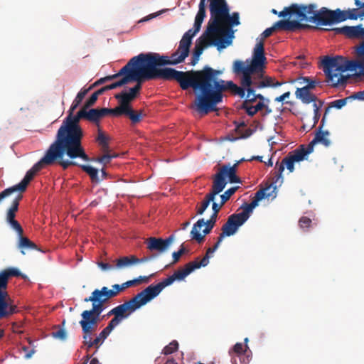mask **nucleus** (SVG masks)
I'll return each instance as SVG.
<instances>
[{"label": "nucleus", "mask_w": 364, "mask_h": 364, "mask_svg": "<svg viewBox=\"0 0 364 364\" xmlns=\"http://www.w3.org/2000/svg\"><path fill=\"white\" fill-rule=\"evenodd\" d=\"M25 277L16 268H7L0 272V318H6L17 312V306L7 291L11 277Z\"/></svg>", "instance_id": "9"}, {"label": "nucleus", "mask_w": 364, "mask_h": 364, "mask_svg": "<svg viewBox=\"0 0 364 364\" xmlns=\"http://www.w3.org/2000/svg\"><path fill=\"white\" fill-rule=\"evenodd\" d=\"M246 348L244 349L243 345L241 343H237L232 348L231 350L229 351L230 355L235 353L239 358V360L241 361V359H243L244 364H247L250 361L249 355L245 356Z\"/></svg>", "instance_id": "34"}, {"label": "nucleus", "mask_w": 364, "mask_h": 364, "mask_svg": "<svg viewBox=\"0 0 364 364\" xmlns=\"http://www.w3.org/2000/svg\"><path fill=\"white\" fill-rule=\"evenodd\" d=\"M332 21L333 23H340L347 19L346 11H343L339 9L332 11Z\"/></svg>", "instance_id": "46"}, {"label": "nucleus", "mask_w": 364, "mask_h": 364, "mask_svg": "<svg viewBox=\"0 0 364 364\" xmlns=\"http://www.w3.org/2000/svg\"><path fill=\"white\" fill-rule=\"evenodd\" d=\"M203 20L196 18L195 22H194V26H193V33H197L200 29L201 24L203 23Z\"/></svg>", "instance_id": "64"}, {"label": "nucleus", "mask_w": 364, "mask_h": 364, "mask_svg": "<svg viewBox=\"0 0 364 364\" xmlns=\"http://www.w3.org/2000/svg\"><path fill=\"white\" fill-rule=\"evenodd\" d=\"M53 337L64 341L67 338V333L63 328H58L56 331L52 332Z\"/></svg>", "instance_id": "53"}, {"label": "nucleus", "mask_w": 364, "mask_h": 364, "mask_svg": "<svg viewBox=\"0 0 364 364\" xmlns=\"http://www.w3.org/2000/svg\"><path fill=\"white\" fill-rule=\"evenodd\" d=\"M114 115H125L129 118L132 124H136L141 121V119L146 116V114L143 110L135 111L132 107H129L122 111L115 112L114 113Z\"/></svg>", "instance_id": "28"}, {"label": "nucleus", "mask_w": 364, "mask_h": 364, "mask_svg": "<svg viewBox=\"0 0 364 364\" xmlns=\"http://www.w3.org/2000/svg\"><path fill=\"white\" fill-rule=\"evenodd\" d=\"M241 107L246 111L249 116L251 117L254 116L257 112V111L255 110V107L251 105V104H245L242 102Z\"/></svg>", "instance_id": "55"}, {"label": "nucleus", "mask_w": 364, "mask_h": 364, "mask_svg": "<svg viewBox=\"0 0 364 364\" xmlns=\"http://www.w3.org/2000/svg\"><path fill=\"white\" fill-rule=\"evenodd\" d=\"M221 242H222V240H219V238L218 237V241L216 242V243L214 245V246L213 247H209L207 250L206 254L203 257V258L201 260H199V257H198L193 262L200 264V263L202 264V262H203L204 259H206V261L205 262V264L201 265V267L207 266L209 263V259L210 257V255L213 254L219 247Z\"/></svg>", "instance_id": "40"}, {"label": "nucleus", "mask_w": 364, "mask_h": 364, "mask_svg": "<svg viewBox=\"0 0 364 364\" xmlns=\"http://www.w3.org/2000/svg\"><path fill=\"white\" fill-rule=\"evenodd\" d=\"M295 95L305 104H309L312 102H315L316 99V96L311 93L310 89L305 87L297 88L295 92Z\"/></svg>", "instance_id": "30"}, {"label": "nucleus", "mask_w": 364, "mask_h": 364, "mask_svg": "<svg viewBox=\"0 0 364 364\" xmlns=\"http://www.w3.org/2000/svg\"><path fill=\"white\" fill-rule=\"evenodd\" d=\"M355 60H347L341 55L335 57L325 56L321 61L323 71L326 77V82L332 87H336L344 85L348 76L343 73L346 71H356L364 76V41H361L355 47Z\"/></svg>", "instance_id": "4"}, {"label": "nucleus", "mask_w": 364, "mask_h": 364, "mask_svg": "<svg viewBox=\"0 0 364 364\" xmlns=\"http://www.w3.org/2000/svg\"><path fill=\"white\" fill-rule=\"evenodd\" d=\"M85 108V119L90 122L97 124L100 119L108 114H114L113 109L102 108V109H91L87 111Z\"/></svg>", "instance_id": "25"}, {"label": "nucleus", "mask_w": 364, "mask_h": 364, "mask_svg": "<svg viewBox=\"0 0 364 364\" xmlns=\"http://www.w3.org/2000/svg\"><path fill=\"white\" fill-rule=\"evenodd\" d=\"M270 189L271 186L267 185L265 188L257 191L255 193V197L252 199V202L250 203H245L242 207V209L250 215V213L252 212L253 209L258 205L259 201L262 200L264 198H269L272 196V193L273 192H269V191Z\"/></svg>", "instance_id": "22"}, {"label": "nucleus", "mask_w": 364, "mask_h": 364, "mask_svg": "<svg viewBox=\"0 0 364 364\" xmlns=\"http://www.w3.org/2000/svg\"><path fill=\"white\" fill-rule=\"evenodd\" d=\"M144 72L145 71H143V70L136 64V65H134L130 73H128V75H131L133 77L129 80V82H136V85L134 87L130 88L129 92V93L132 95L135 98L139 94L141 89V83L145 80H153L152 78L146 77L144 74Z\"/></svg>", "instance_id": "20"}, {"label": "nucleus", "mask_w": 364, "mask_h": 364, "mask_svg": "<svg viewBox=\"0 0 364 364\" xmlns=\"http://www.w3.org/2000/svg\"><path fill=\"white\" fill-rule=\"evenodd\" d=\"M205 261L206 259H204L202 264L200 263V264H197L196 262H194L193 261L190 262L184 266L183 269L176 271L172 275L164 279L159 283L155 285L151 284L148 286L146 288L148 289L149 291L154 299L161 293V291L165 287L172 284L173 282L176 280L181 281L184 279L193 271H194L196 269L200 268L201 265L205 264Z\"/></svg>", "instance_id": "12"}, {"label": "nucleus", "mask_w": 364, "mask_h": 364, "mask_svg": "<svg viewBox=\"0 0 364 364\" xmlns=\"http://www.w3.org/2000/svg\"><path fill=\"white\" fill-rule=\"evenodd\" d=\"M274 31H275V30H274V28L273 27V26L270 28L265 29L262 33V34H261L262 37L260 39H262V41L264 42V39L269 37L273 33Z\"/></svg>", "instance_id": "59"}, {"label": "nucleus", "mask_w": 364, "mask_h": 364, "mask_svg": "<svg viewBox=\"0 0 364 364\" xmlns=\"http://www.w3.org/2000/svg\"><path fill=\"white\" fill-rule=\"evenodd\" d=\"M224 204H222V202L220 201V203H215L214 200L212 203V209H213V213L215 214L216 216H218V213L220 212L221 208L223 206Z\"/></svg>", "instance_id": "61"}, {"label": "nucleus", "mask_w": 364, "mask_h": 364, "mask_svg": "<svg viewBox=\"0 0 364 364\" xmlns=\"http://www.w3.org/2000/svg\"><path fill=\"white\" fill-rule=\"evenodd\" d=\"M348 100H349V97H348L346 98L339 99V100H336L331 102L330 103V105H328V107H327L325 109V113L322 118V122H324L326 116L328 114V112H329L331 108L334 107L336 109H341L343 107H344L346 105V103Z\"/></svg>", "instance_id": "41"}, {"label": "nucleus", "mask_w": 364, "mask_h": 364, "mask_svg": "<svg viewBox=\"0 0 364 364\" xmlns=\"http://www.w3.org/2000/svg\"><path fill=\"white\" fill-rule=\"evenodd\" d=\"M109 299L117 296L120 292L123 291L122 284H114L109 289L107 287H103L100 289Z\"/></svg>", "instance_id": "36"}, {"label": "nucleus", "mask_w": 364, "mask_h": 364, "mask_svg": "<svg viewBox=\"0 0 364 364\" xmlns=\"http://www.w3.org/2000/svg\"><path fill=\"white\" fill-rule=\"evenodd\" d=\"M137 257L135 255L119 257L115 260L116 268L121 269L137 264Z\"/></svg>", "instance_id": "32"}, {"label": "nucleus", "mask_w": 364, "mask_h": 364, "mask_svg": "<svg viewBox=\"0 0 364 364\" xmlns=\"http://www.w3.org/2000/svg\"><path fill=\"white\" fill-rule=\"evenodd\" d=\"M283 171H279V168L278 167V162L276 164L274 172L272 173V176L271 178V182L268 186H271V188H272V192H274L277 188V186H281L283 182L282 177Z\"/></svg>", "instance_id": "33"}, {"label": "nucleus", "mask_w": 364, "mask_h": 364, "mask_svg": "<svg viewBox=\"0 0 364 364\" xmlns=\"http://www.w3.org/2000/svg\"><path fill=\"white\" fill-rule=\"evenodd\" d=\"M238 187H232L228 189L220 196L222 204H225L230 198L235 193L237 190Z\"/></svg>", "instance_id": "49"}, {"label": "nucleus", "mask_w": 364, "mask_h": 364, "mask_svg": "<svg viewBox=\"0 0 364 364\" xmlns=\"http://www.w3.org/2000/svg\"><path fill=\"white\" fill-rule=\"evenodd\" d=\"M81 169L85 171L90 178L92 183H99L100 179L98 176V169L89 165H79Z\"/></svg>", "instance_id": "37"}, {"label": "nucleus", "mask_w": 364, "mask_h": 364, "mask_svg": "<svg viewBox=\"0 0 364 364\" xmlns=\"http://www.w3.org/2000/svg\"><path fill=\"white\" fill-rule=\"evenodd\" d=\"M80 325L82 327V331L83 333V345L86 347L87 350H89L91 348L95 347L96 344L94 343V340L92 341L91 335L97 328V326L87 324V326H84L82 322H79Z\"/></svg>", "instance_id": "27"}, {"label": "nucleus", "mask_w": 364, "mask_h": 364, "mask_svg": "<svg viewBox=\"0 0 364 364\" xmlns=\"http://www.w3.org/2000/svg\"><path fill=\"white\" fill-rule=\"evenodd\" d=\"M174 240V235H171L166 239L161 237H150L145 240L146 248L150 252L163 253L166 252Z\"/></svg>", "instance_id": "17"}, {"label": "nucleus", "mask_w": 364, "mask_h": 364, "mask_svg": "<svg viewBox=\"0 0 364 364\" xmlns=\"http://www.w3.org/2000/svg\"><path fill=\"white\" fill-rule=\"evenodd\" d=\"M323 122H321V124L318 127V130L315 134L314 139L306 146L304 145V149L309 154L314 151V146L317 143H321L325 146L328 147L331 144V141L328 139L329 136L328 131H322V127Z\"/></svg>", "instance_id": "21"}, {"label": "nucleus", "mask_w": 364, "mask_h": 364, "mask_svg": "<svg viewBox=\"0 0 364 364\" xmlns=\"http://www.w3.org/2000/svg\"><path fill=\"white\" fill-rule=\"evenodd\" d=\"M9 223L12 227V228H14L17 232L18 235H23V230L20 223L17 220H14L9 222Z\"/></svg>", "instance_id": "58"}, {"label": "nucleus", "mask_w": 364, "mask_h": 364, "mask_svg": "<svg viewBox=\"0 0 364 364\" xmlns=\"http://www.w3.org/2000/svg\"><path fill=\"white\" fill-rule=\"evenodd\" d=\"M308 155L309 154L304 149V145H300L297 149L289 152L280 163H278L279 171H284L286 166L289 172H293L294 163L304 160Z\"/></svg>", "instance_id": "15"}, {"label": "nucleus", "mask_w": 364, "mask_h": 364, "mask_svg": "<svg viewBox=\"0 0 364 364\" xmlns=\"http://www.w3.org/2000/svg\"><path fill=\"white\" fill-rule=\"evenodd\" d=\"M115 98L119 100V105L113 108L114 113L132 107L130 106V102L135 99L132 95L125 91H122V92L117 94L115 95Z\"/></svg>", "instance_id": "26"}, {"label": "nucleus", "mask_w": 364, "mask_h": 364, "mask_svg": "<svg viewBox=\"0 0 364 364\" xmlns=\"http://www.w3.org/2000/svg\"><path fill=\"white\" fill-rule=\"evenodd\" d=\"M349 100H359L364 101V90L360 91L353 93L352 95L349 96Z\"/></svg>", "instance_id": "62"}, {"label": "nucleus", "mask_w": 364, "mask_h": 364, "mask_svg": "<svg viewBox=\"0 0 364 364\" xmlns=\"http://www.w3.org/2000/svg\"><path fill=\"white\" fill-rule=\"evenodd\" d=\"M274 30H284L288 31H294L297 29L310 28L307 24H302L297 21L281 20L274 23Z\"/></svg>", "instance_id": "24"}, {"label": "nucleus", "mask_w": 364, "mask_h": 364, "mask_svg": "<svg viewBox=\"0 0 364 364\" xmlns=\"http://www.w3.org/2000/svg\"><path fill=\"white\" fill-rule=\"evenodd\" d=\"M22 198H23L22 194L18 193L14 199L11 206L8 210L7 215H6V220H7L8 223L15 220L16 212L18 209L19 202L22 199Z\"/></svg>", "instance_id": "35"}, {"label": "nucleus", "mask_w": 364, "mask_h": 364, "mask_svg": "<svg viewBox=\"0 0 364 364\" xmlns=\"http://www.w3.org/2000/svg\"><path fill=\"white\" fill-rule=\"evenodd\" d=\"M308 6H313L312 11L306 14V18L304 21L315 23L317 25L326 26L333 23L332 21V11L326 7H322L319 11H316L317 6L314 4H309Z\"/></svg>", "instance_id": "16"}, {"label": "nucleus", "mask_w": 364, "mask_h": 364, "mask_svg": "<svg viewBox=\"0 0 364 364\" xmlns=\"http://www.w3.org/2000/svg\"><path fill=\"white\" fill-rule=\"evenodd\" d=\"M108 139V137L100 129H99L96 141L98 143L102 152H109L110 151Z\"/></svg>", "instance_id": "38"}, {"label": "nucleus", "mask_w": 364, "mask_h": 364, "mask_svg": "<svg viewBox=\"0 0 364 364\" xmlns=\"http://www.w3.org/2000/svg\"><path fill=\"white\" fill-rule=\"evenodd\" d=\"M303 80L304 82H306L308 83L306 86H304L305 87H308V89H314L316 85H319L321 83L320 81H316L314 80L311 79L309 77H304L301 78Z\"/></svg>", "instance_id": "54"}, {"label": "nucleus", "mask_w": 364, "mask_h": 364, "mask_svg": "<svg viewBox=\"0 0 364 364\" xmlns=\"http://www.w3.org/2000/svg\"><path fill=\"white\" fill-rule=\"evenodd\" d=\"M237 164H238L236 163L232 166L223 165L213 176L211 191L205 195L200 205H197V215H203L209 206L210 202H213L215 196L223 191L227 184V178H228L229 182L231 183L241 182L240 178L236 175Z\"/></svg>", "instance_id": "6"}, {"label": "nucleus", "mask_w": 364, "mask_h": 364, "mask_svg": "<svg viewBox=\"0 0 364 364\" xmlns=\"http://www.w3.org/2000/svg\"><path fill=\"white\" fill-rule=\"evenodd\" d=\"M91 89V87H89L88 89L81 90L77 95L76 97L73 100L70 109L75 110L77 107L80 105L82 100L85 97V96L87 95L88 91Z\"/></svg>", "instance_id": "44"}, {"label": "nucleus", "mask_w": 364, "mask_h": 364, "mask_svg": "<svg viewBox=\"0 0 364 364\" xmlns=\"http://www.w3.org/2000/svg\"><path fill=\"white\" fill-rule=\"evenodd\" d=\"M250 215L242 210V212L230 215L226 223L221 228V233L218 236L219 240H223L225 237L235 235L238 228L242 226L250 218Z\"/></svg>", "instance_id": "13"}, {"label": "nucleus", "mask_w": 364, "mask_h": 364, "mask_svg": "<svg viewBox=\"0 0 364 364\" xmlns=\"http://www.w3.org/2000/svg\"><path fill=\"white\" fill-rule=\"evenodd\" d=\"M148 281H149L148 277L140 276L138 279L129 280V281H127V282L122 284V287L123 291H124L126 289H127L130 287H132V286L139 283L140 282H148Z\"/></svg>", "instance_id": "47"}, {"label": "nucleus", "mask_w": 364, "mask_h": 364, "mask_svg": "<svg viewBox=\"0 0 364 364\" xmlns=\"http://www.w3.org/2000/svg\"><path fill=\"white\" fill-rule=\"evenodd\" d=\"M135 63L143 71L144 75L153 80H176L183 90L192 88L197 100L201 95L213 68L205 65L198 70L178 71L171 68H161L167 65H177L179 60L178 53H173L171 57L161 55L157 53H140L134 56Z\"/></svg>", "instance_id": "2"}, {"label": "nucleus", "mask_w": 364, "mask_h": 364, "mask_svg": "<svg viewBox=\"0 0 364 364\" xmlns=\"http://www.w3.org/2000/svg\"><path fill=\"white\" fill-rule=\"evenodd\" d=\"M18 247L21 249L36 250V245L30 240L28 237H23V235H19Z\"/></svg>", "instance_id": "42"}, {"label": "nucleus", "mask_w": 364, "mask_h": 364, "mask_svg": "<svg viewBox=\"0 0 364 364\" xmlns=\"http://www.w3.org/2000/svg\"><path fill=\"white\" fill-rule=\"evenodd\" d=\"M240 23L239 14L234 12L230 16L229 6L225 3L210 11L206 35L216 37L215 46L220 50L231 45L234 37L231 27Z\"/></svg>", "instance_id": "5"}, {"label": "nucleus", "mask_w": 364, "mask_h": 364, "mask_svg": "<svg viewBox=\"0 0 364 364\" xmlns=\"http://www.w3.org/2000/svg\"><path fill=\"white\" fill-rule=\"evenodd\" d=\"M358 9H348L346 11L347 19L356 20L360 16V11L358 12Z\"/></svg>", "instance_id": "52"}, {"label": "nucleus", "mask_w": 364, "mask_h": 364, "mask_svg": "<svg viewBox=\"0 0 364 364\" xmlns=\"http://www.w3.org/2000/svg\"><path fill=\"white\" fill-rule=\"evenodd\" d=\"M311 224V220L307 217H301L299 220V225L301 229H306L310 227Z\"/></svg>", "instance_id": "56"}, {"label": "nucleus", "mask_w": 364, "mask_h": 364, "mask_svg": "<svg viewBox=\"0 0 364 364\" xmlns=\"http://www.w3.org/2000/svg\"><path fill=\"white\" fill-rule=\"evenodd\" d=\"M313 9V6L291 4L289 7H285L284 10L278 14V16L286 18L295 15L299 21H304L306 18V14L311 13Z\"/></svg>", "instance_id": "18"}, {"label": "nucleus", "mask_w": 364, "mask_h": 364, "mask_svg": "<svg viewBox=\"0 0 364 364\" xmlns=\"http://www.w3.org/2000/svg\"><path fill=\"white\" fill-rule=\"evenodd\" d=\"M65 154L63 155L62 158H58L55 159V161L63 167V169H67L70 166H77V164L75 161L70 160H63Z\"/></svg>", "instance_id": "50"}, {"label": "nucleus", "mask_w": 364, "mask_h": 364, "mask_svg": "<svg viewBox=\"0 0 364 364\" xmlns=\"http://www.w3.org/2000/svg\"><path fill=\"white\" fill-rule=\"evenodd\" d=\"M109 299L98 289H95L89 297L84 299L85 302H92V306L90 310H85L82 312V322L84 326L87 324L97 326L100 321V316L105 310V304Z\"/></svg>", "instance_id": "10"}, {"label": "nucleus", "mask_w": 364, "mask_h": 364, "mask_svg": "<svg viewBox=\"0 0 364 364\" xmlns=\"http://www.w3.org/2000/svg\"><path fill=\"white\" fill-rule=\"evenodd\" d=\"M134 65H136V63H135V60L134 59V57H133L129 60V62L124 67H122L119 70V72L117 73L105 77L106 82L112 80L116 79L120 76L124 77V76H125V75H128V73H129L130 71L132 70Z\"/></svg>", "instance_id": "31"}, {"label": "nucleus", "mask_w": 364, "mask_h": 364, "mask_svg": "<svg viewBox=\"0 0 364 364\" xmlns=\"http://www.w3.org/2000/svg\"><path fill=\"white\" fill-rule=\"evenodd\" d=\"M152 299H154L153 296L149 291L148 289L145 288L131 299L111 309L107 313V316H110L113 315L114 317L111 319L109 323L112 327L115 328L123 320L127 318L136 310L146 305Z\"/></svg>", "instance_id": "8"}, {"label": "nucleus", "mask_w": 364, "mask_h": 364, "mask_svg": "<svg viewBox=\"0 0 364 364\" xmlns=\"http://www.w3.org/2000/svg\"><path fill=\"white\" fill-rule=\"evenodd\" d=\"M225 3V0H210V12Z\"/></svg>", "instance_id": "57"}, {"label": "nucleus", "mask_w": 364, "mask_h": 364, "mask_svg": "<svg viewBox=\"0 0 364 364\" xmlns=\"http://www.w3.org/2000/svg\"><path fill=\"white\" fill-rule=\"evenodd\" d=\"M103 153L104 154L102 156L93 158L92 159H90L89 161L92 160L93 161L98 162L103 164L104 166H106L107 164L110 163L112 159L116 158L117 156V154H111L109 152Z\"/></svg>", "instance_id": "43"}, {"label": "nucleus", "mask_w": 364, "mask_h": 364, "mask_svg": "<svg viewBox=\"0 0 364 364\" xmlns=\"http://www.w3.org/2000/svg\"><path fill=\"white\" fill-rule=\"evenodd\" d=\"M336 33H342L350 38H359L364 41V28L362 25L356 26H343L333 29Z\"/></svg>", "instance_id": "23"}, {"label": "nucleus", "mask_w": 364, "mask_h": 364, "mask_svg": "<svg viewBox=\"0 0 364 364\" xmlns=\"http://www.w3.org/2000/svg\"><path fill=\"white\" fill-rule=\"evenodd\" d=\"M216 39V37H211L210 36L206 35L205 31L196 43L190 64L191 65H195L198 62L199 58L203 53L204 48L210 45L215 46Z\"/></svg>", "instance_id": "19"}, {"label": "nucleus", "mask_w": 364, "mask_h": 364, "mask_svg": "<svg viewBox=\"0 0 364 364\" xmlns=\"http://www.w3.org/2000/svg\"><path fill=\"white\" fill-rule=\"evenodd\" d=\"M178 348V343L176 341H171L168 345L166 346L163 349V353L169 355L176 352Z\"/></svg>", "instance_id": "48"}, {"label": "nucleus", "mask_w": 364, "mask_h": 364, "mask_svg": "<svg viewBox=\"0 0 364 364\" xmlns=\"http://www.w3.org/2000/svg\"><path fill=\"white\" fill-rule=\"evenodd\" d=\"M63 155V154L61 151L50 144L44 156L26 172L23 180L18 184L12 186L15 189V192L19 191L21 194L24 192L28 184L38 171L46 166L53 164L55 162V159L62 158Z\"/></svg>", "instance_id": "11"}, {"label": "nucleus", "mask_w": 364, "mask_h": 364, "mask_svg": "<svg viewBox=\"0 0 364 364\" xmlns=\"http://www.w3.org/2000/svg\"><path fill=\"white\" fill-rule=\"evenodd\" d=\"M218 216L212 214L207 221L203 218L199 219L194 225L191 232V237L198 243L204 240L205 235L209 234L214 228Z\"/></svg>", "instance_id": "14"}, {"label": "nucleus", "mask_w": 364, "mask_h": 364, "mask_svg": "<svg viewBox=\"0 0 364 364\" xmlns=\"http://www.w3.org/2000/svg\"><path fill=\"white\" fill-rule=\"evenodd\" d=\"M14 192H15V189H14V188H13L12 187H10V188H9L5 189L4 191H3L0 193V201H1L3 198H6V197L9 196V195H11V193H14Z\"/></svg>", "instance_id": "63"}, {"label": "nucleus", "mask_w": 364, "mask_h": 364, "mask_svg": "<svg viewBox=\"0 0 364 364\" xmlns=\"http://www.w3.org/2000/svg\"><path fill=\"white\" fill-rule=\"evenodd\" d=\"M97 98L98 97L94 93H92L89 99L86 101L83 107L88 108L89 107L92 106L96 102Z\"/></svg>", "instance_id": "60"}, {"label": "nucleus", "mask_w": 364, "mask_h": 364, "mask_svg": "<svg viewBox=\"0 0 364 364\" xmlns=\"http://www.w3.org/2000/svg\"><path fill=\"white\" fill-rule=\"evenodd\" d=\"M132 77H133L131 75H125V76H124L120 80L105 86L106 88V90L107 91V90L115 89L118 87H121V86L128 83L129 80L131 79Z\"/></svg>", "instance_id": "45"}, {"label": "nucleus", "mask_w": 364, "mask_h": 364, "mask_svg": "<svg viewBox=\"0 0 364 364\" xmlns=\"http://www.w3.org/2000/svg\"><path fill=\"white\" fill-rule=\"evenodd\" d=\"M74 111L69 109L58 130L55 141L51 144L72 159L80 158L88 161L90 157L82 145L83 131L79 125L80 120L85 119V108L82 107L76 115H73Z\"/></svg>", "instance_id": "3"}, {"label": "nucleus", "mask_w": 364, "mask_h": 364, "mask_svg": "<svg viewBox=\"0 0 364 364\" xmlns=\"http://www.w3.org/2000/svg\"><path fill=\"white\" fill-rule=\"evenodd\" d=\"M114 328V327H112L109 323H108V325L100 333L98 336H97L94 339V343L96 344L97 349L99 348L101 343L104 341L105 339L107 338L109 334Z\"/></svg>", "instance_id": "39"}, {"label": "nucleus", "mask_w": 364, "mask_h": 364, "mask_svg": "<svg viewBox=\"0 0 364 364\" xmlns=\"http://www.w3.org/2000/svg\"><path fill=\"white\" fill-rule=\"evenodd\" d=\"M191 43L192 41L189 40L188 38H186V37H182L180 41L178 49L174 53H178V57L181 62H183L188 55Z\"/></svg>", "instance_id": "29"}, {"label": "nucleus", "mask_w": 364, "mask_h": 364, "mask_svg": "<svg viewBox=\"0 0 364 364\" xmlns=\"http://www.w3.org/2000/svg\"><path fill=\"white\" fill-rule=\"evenodd\" d=\"M223 73L221 70L212 69L201 95L195 100L196 110L207 114L215 111L216 105L223 101V92L228 91L233 96L245 98V104L256 101V90L268 87H278L283 84L275 81L273 77H262L243 75H235L239 78L240 85L232 80H224L220 77Z\"/></svg>", "instance_id": "1"}, {"label": "nucleus", "mask_w": 364, "mask_h": 364, "mask_svg": "<svg viewBox=\"0 0 364 364\" xmlns=\"http://www.w3.org/2000/svg\"><path fill=\"white\" fill-rule=\"evenodd\" d=\"M206 16L205 13V0H200L199 4V9L196 18L203 20Z\"/></svg>", "instance_id": "51"}, {"label": "nucleus", "mask_w": 364, "mask_h": 364, "mask_svg": "<svg viewBox=\"0 0 364 364\" xmlns=\"http://www.w3.org/2000/svg\"><path fill=\"white\" fill-rule=\"evenodd\" d=\"M266 60L264 42L262 39L257 38V43L253 50L252 60L250 61L247 60L245 62L240 60H235L232 65V72L235 75L269 77L264 75Z\"/></svg>", "instance_id": "7"}]
</instances>
